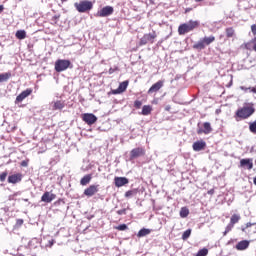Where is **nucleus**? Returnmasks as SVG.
<instances>
[{
  "mask_svg": "<svg viewBox=\"0 0 256 256\" xmlns=\"http://www.w3.org/2000/svg\"><path fill=\"white\" fill-rule=\"evenodd\" d=\"M235 35V30L233 28H227L226 29V36L227 37H233Z\"/></svg>",
  "mask_w": 256,
  "mask_h": 256,
  "instance_id": "obj_34",
  "label": "nucleus"
},
{
  "mask_svg": "<svg viewBox=\"0 0 256 256\" xmlns=\"http://www.w3.org/2000/svg\"><path fill=\"white\" fill-rule=\"evenodd\" d=\"M180 217L182 219H185L187 217H189V209L187 207H182L180 210Z\"/></svg>",
  "mask_w": 256,
  "mask_h": 256,
  "instance_id": "obj_27",
  "label": "nucleus"
},
{
  "mask_svg": "<svg viewBox=\"0 0 256 256\" xmlns=\"http://www.w3.org/2000/svg\"><path fill=\"white\" fill-rule=\"evenodd\" d=\"M252 226H253L252 223H250V222L246 223V229L249 228V227H252Z\"/></svg>",
  "mask_w": 256,
  "mask_h": 256,
  "instance_id": "obj_46",
  "label": "nucleus"
},
{
  "mask_svg": "<svg viewBox=\"0 0 256 256\" xmlns=\"http://www.w3.org/2000/svg\"><path fill=\"white\" fill-rule=\"evenodd\" d=\"M127 87H129V80L121 82L117 89L112 90V94L120 95V93H125V91H127Z\"/></svg>",
  "mask_w": 256,
  "mask_h": 256,
  "instance_id": "obj_9",
  "label": "nucleus"
},
{
  "mask_svg": "<svg viewBox=\"0 0 256 256\" xmlns=\"http://www.w3.org/2000/svg\"><path fill=\"white\" fill-rule=\"evenodd\" d=\"M205 147H207V143H205V141H196L192 145L193 151H196V152L203 151Z\"/></svg>",
  "mask_w": 256,
  "mask_h": 256,
  "instance_id": "obj_16",
  "label": "nucleus"
},
{
  "mask_svg": "<svg viewBox=\"0 0 256 256\" xmlns=\"http://www.w3.org/2000/svg\"><path fill=\"white\" fill-rule=\"evenodd\" d=\"M71 67V61L65 59H58L55 62V71L57 73H62V71H67Z\"/></svg>",
  "mask_w": 256,
  "mask_h": 256,
  "instance_id": "obj_4",
  "label": "nucleus"
},
{
  "mask_svg": "<svg viewBox=\"0 0 256 256\" xmlns=\"http://www.w3.org/2000/svg\"><path fill=\"white\" fill-rule=\"evenodd\" d=\"M145 155V149L138 147L134 148L130 151L129 161H134V159H139V157H143Z\"/></svg>",
  "mask_w": 256,
  "mask_h": 256,
  "instance_id": "obj_5",
  "label": "nucleus"
},
{
  "mask_svg": "<svg viewBox=\"0 0 256 256\" xmlns=\"http://www.w3.org/2000/svg\"><path fill=\"white\" fill-rule=\"evenodd\" d=\"M163 85H165V81L159 80L149 88L148 93H157V91H159L163 87Z\"/></svg>",
  "mask_w": 256,
  "mask_h": 256,
  "instance_id": "obj_14",
  "label": "nucleus"
},
{
  "mask_svg": "<svg viewBox=\"0 0 256 256\" xmlns=\"http://www.w3.org/2000/svg\"><path fill=\"white\" fill-rule=\"evenodd\" d=\"M204 130L202 131L205 135H209V133H211V131H213V128H211V123L209 122H205L203 124Z\"/></svg>",
  "mask_w": 256,
  "mask_h": 256,
  "instance_id": "obj_23",
  "label": "nucleus"
},
{
  "mask_svg": "<svg viewBox=\"0 0 256 256\" xmlns=\"http://www.w3.org/2000/svg\"><path fill=\"white\" fill-rule=\"evenodd\" d=\"M152 110H153V109L151 108L150 105H144V106L142 107L141 115H144V116L150 115Z\"/></svg>",
  "mask_w": 256,
  "mask_h": 256,
  "instance_id": "obj_25",
  "label": "nucleus"
},
{
  "mask_svg": "<svg viewBox=\"0 0 256 256\" xmlns=\"http://www.w3.org/2000/svg\"><path fill=\"white\" fill-rule=\"evenodd\" d=\"M22 201H25L27 203L29 201V199H22Z\"/></svg>",
  "mask_w": 256,
  "mask_h": 256,
  "instance_id": "obj_50",
  "label": "nucleus"
},
{
  "mask_svg": "<svg viewBox=\"0 0 256 256\" xmlns=\"http://www.w3.org/2000/svg\"><path fill=\"white\" fill-rule=\"evenodd\" d=\"M200 22L197 20H190L186 23L181 24L178 27V33L179 35H186V33H191V31H194V29H197L199 27Z\"/></svg>",
  "mask_w": 256,
  "mask_h": 256,
  "instance_id": "obj_1",
  "label": "nucleus"
},
{
  "mask_svg": "<svg viewBox=\"0 0 256 256\" xmlns=\"http://www.w3.org/2000/svg\"><path fill=\"white\" fill-rule=\"evenodd\" d=\"M196 3H201L203 0H194Z\"/></svg>",
  "mask_w": 256,
  "mask_h": 256,
  "instance_id": "obj_49",
  "label": "nucleus"
},
{
  "mask_svg": "<svg viewBox=\"0 0 256 256\" xmlns=\"http://www.w3.org/2000/svg\"><path fill=\"white\" fill-rule=\"evenodd\" d=\"M23 175L21 173H16L8 176V183L15 185L16 183H21Z\"/></svg>",
  "mask_w": 256,
  "mask_h": 256,
  "instance_id": "obj_13",
  "label": "nucleus"
},
{
  "mask_svg": "<svg viewBox=\"0 0 256 256\" xmlns=\"http://www.w3.org/2000/svg\"><path fill=\"white\" fill-rule=\"evenodd\" d=\"M240 167L251 171L253 169V158H243L240 160Z\"/></svg>",
  "mask_w": 256,
  "mask_h": 256,
  "instance_id": "obj_12",
  "label": "nucleus"
},
{
  "mask_svg": "<svg viewBox=\"0 0 256 256\" xmlns=\"http://www.w3.org/2000/svg\"><path fill=\"white\" fill-rule=\"evenodd\" d=\"M28 165H29V161L27 160H24L21 162V167H28Z\"/></svg>",
  "mask_w": 256,
  "mask_h": 256,
  "instance_id": "obj_43",
  "label": "nucleus"
},
{
  "mask_svg": "<svg viewBox=\"0 0 256 256\" xmlns=\"http://www.w3.org/2000/svg\"><path fill=\"white\" fill-rule=\"evenodd\" d=\"M235 225L231 224V222L227 225L225 231H224V235H227V233H229V231H231L233 229Z\"/></svg>",
  "mask_w": 256,
  "mask_h": 256,
  "instance_id": "obj_36",
  "label": "nucleus"
},
{
  "mask_svg": "<svg viewBox=\"0 0 256 256\" xmlns=\"http://www.w3.org/2000/svg\"><path fill=\"white\" fill-rule=\"evenodd\" d=\"M253 183H254V185H256V176L253 179Z\"/></svg>",
  "mask_w": 256,
  "mask_h": 256,
  "instance_id": "obj_48",
  "label": "nucleus"
},
{
  "mask_svg": "<svg viewBox=\"0 0 256 256\" xmlns=\"http://www.w3.org/2000/svg\"><path fill=\"white\" fill-rule=\"evenodd\" d=\"M112 73H115V69L110 68V69H109V74L112 75Z\"/></svg>",
  "mask_w": 256,
  "mask_h": 256,
  "instance_id": "obj_45",
  "label": "nucleus"
},
{
  "mask_svg": "<svg viewBox=\"0 0 256 256\" xmlns=\"http://www.w3.org/2000/svg\"><path fill=\"white\" fill-rule=\"evenodd\" d=\"M156 37L157 34L155 32L144 34V36L140 39V45H147V43H153Z\"/></svg>",
  "mask_w": 256,
  "mask_h": 256,
  "instance_id": "obj_10",
  "label": "nucleus"
},
{
  "mask_svg": "<svg viewBox=\"0 0 256 256\" xmlns=\"http://www.w3.org/2000/svg\"><path fill=\"white\" fill-rule=\"evenodd\" d=\"M62 1V3H65L66 1H68V0H61Z\"/></svg>",
  "mask_w": 256,
  "mask_h": 256,
  "instance_id": "obj_51",
  "label": "nucleus"
},
{
  "mask_svg": "<svg viewBox=\"0 0 256 256\" xmlns=\"http://www.w3.org/2000/svg\"><path fill=\"white\" fill-rule=\"evenodd\" d=\"M125 197L129 198V197H133V190H129L125 193Z\"/></svg>",
  "mask_w": 256,
  "mask_h": 256,
  "instance_id": "obj_40",
  "label": "nucleus"
},
{
  "mask_svg": "<svg viewBox=\"0 0 256 256\" xmlns=\"http://www.w3.org/2000/svg\"><path fill=\"white\" fill-rule=\"evenodd\" d=\"M7 175H8L7 172H2L0 174V181H1V183H4V181L7 179Z\"/></svg>",
  "mask_w": 256,
  "mask_h": 256,
  "instance_id": "obj_37",
  "label": "nucleus"
},
{
  "mask_svg": "<svg viewBox=\"0 0 256 256\" xmlns=\"http://www.w3.org/2000/svg\"><path fill=\"white\" fill-rule=\"evenodd\" d=\"M249 131L250 133H254V135H256V120L249 123Z\"/></svg>",
  "mask_w": 256,
  "mask_h": 256,
  "instance_id": "obj_32",
  "label": "nucleus"
},
{
  "mask_svg": "<svg viewBox=\"0 0 256 256\" xmlns=\"http://www.w3.org/2000/svg\"><path fill=\"white\" fill-rule=\"evenodd\" d=\"M27 37V32H25V30H18L16 32V38L17 39H20V40H23Z\"/></svg>",
  "mask_w": 256,
  "mask_h": 256,
  "instance_id": "obj_28",
  "label": "nucleus"
},
{
  "mask_svg": "<svg viewBox=\"0 0 256 256\" xmlns=\"http://www.w3.org/2000/svg\"><path fill=\"white\" fill-rule=\"evenodd\" d=\"M21 225H23V219H18L16 221V227H21Z\"/></svg>",
  "mask_w": 256,
  "mask_h": 256,
  "instance_id": "obj_41",
  "label": "nucleus"
},
{
  "mask_svg": "<svg viewBox=\"0 0 256 256\" xmlns=\"http://www.w3.org/2000/svg\"><path fill=\"white\" fill-rule=\"evenodd\" d=\"M141 105H143V102H141L140 100H136V101L134 102V107H135L136 109H141Z\"/></svg>",
  "mask_w": 256,
  "mask_h": 256,
  "instance_id": "obj_38",
  "label": "nucleus"
},
{
  "mask_svg": "<svg viewBox=\"0 0 256 256\" xmlns=\"http://www.w3.org/2000/svg\"><path fill=\"white\" fill-rule=\"evenodd\" d=\"M55 197H57L55 194H51V192H45L41 197V201L43 203H51V201H54Z\"/></svg>",
  "mask_w": 256,
  "mask_h": 256,
  "instance_id": "obj_17",
  "label": "nucleus"
},
{
  "mask_svg": "<svg viewBox=\"0 0 256 256\" xmlns=\"http://www.w3.org/2000/svg\"><path fill=\"white\" fill-rule=\"evenodd\" d=\"M147 235H151V229L142 228L139 230L137 237H147Z\"/></svg>",
  "mask_w": 256,
  "mask_h": 256,
  "instance_id": "obj_22",
  "label": "nucleus"
},
{
  "mask_svg": "<svg viewBox=\"0 0 256 256\" xmlns=\"http://www.w3.org/2000/svg\"><path fill=\"white\" fill-rule=\"evenodd\" d=\"M242 231H245V228H242Z\"/></svg>",
  "mask_w": 256,
  "mask_h": 256,
  "instance_id": "obj_52",
  "label": "nucleus"
},
{
  "mask_svg": "<svg viewBox=\"0 0 256 256\" xmlns=\"http://www.w3.org/2000/svg\"><path fill=\"white\" fill-rule=\"evenodd\" d=\"M249 241L242 240L236 244L237 251H245V249H249Z\"/></svg>",
  "mask_w": 256,
  "mask_h": 256,
  "instance_id": "obj_18",
  "label": "nucleus"
},
{
  "mask_svg": "<svg viewBox=\"0 0 256 256\" xmlns=\"http://www.w3.org/2000/svg\"><path fill=\"white\" fill-rule=\"evenodd\" d=\"M82 120L87 125H95V123H97V116L93 113H85L82 115Z\"/></svg>",
  "mask_w": 256,
  "mask_h": 256,
  "instance_id": "obj_7",
  "label": "nucleus"
},
{
  "mask_svg": "<svg viewBox=\"0 0 256 256\" xmlns=\"http://www.w3.org/2000/svg\"><path fill=\"white\" fill-rule=\"evenodd\" d=\"M198 133H201V130H199Z\"/></svg>",
  "mask_w": 256,
  "mask_h": 256,
  "instance_id": "obj_53",
  "label": "nucleus"
},
{
  "mask_svg": "<svg viewBox=\"0 0 256 256\" xmlns=\"http://www.w3.org/2000/svg\"><path fill=\"white\" fill-rule=\"evenodd\" d=\"M205 42L203 41V39H200L198 42H196L193 45V49H197L198 51H203V49H205Z\"/></svg>",
  "mask_w": 256,
  "mask_h": 256,
  "instance_id": "obj_21",
  "label": "nucleus"
},
{
  "mask_svg": "<svg viewBox=\"0 0 256 256\" xmlns=\"http://www.w3.org/2000/svg\"><path fill=\"white\" fill-rule=\"evenodd\" d=\"M215 194V190L214 189H210L209 191H208V195H214Z\"/></svg>",
  "mask_w": 256,
  "mask_h": 256,
  "instance_id": "obj_44",
  "label": "nucleus"
},
{
  "mask_svg": "<svg viewBox=\"0 0 256 256\" xmlns=\"http://www.w3.org/2000/svg\"><path fill=\"white\" fill-rule=\"evenodd\" d=\"M91 179H93L91 174L85 175L84 177L81 178L80 185L82 186L89 185V183H91Z\"/></svg>",
  "mask_w": 256,
  "mask_h": 256,
  "instance_id": "obj_20",
  "label": "nucleus"
},
{
  "mask_svg": "<svg viewBox=\"0 0 256 256\" xmlns=\"http://www.w3.org/2000/svg\"><path fill=\"white\" fill-rule=\"evenodd\" d=\"M33 93V90L31 88H28L24 91H22L15 100V105L21 103L22 101H25V99H27V97H29V95H31Z\"/></svg>",
  "mask_w": 256,
  "mask_h": 256,
  "instance_id": "obj_8",
  "label": "nucleus"
},
{
  "mask_svg": "<svg viewBox=\"0 0 256 256\" xmlns=\"http://www.w3.org/2000/svg\"><path fill=\"white\" fill-rule=\"evenodd\" d=\"M189 237H191V229H187L182 234L183 241H187V239H189Z\"/></svg>",
  "mask_w": 256,
  "mask_h": 256,
  "instance_id": "obj_33",
  "label": "nucleus"
},
{
  "mask_svg": "<svg viewBox=\"0 0 256 256\" xmlns=\"http://www.w3.org/2000/svg\"><path fill=\"white\" fill-rule=\"evenodd\" d=\"M241 91H244V93L250 92V93H256V88L255 87H245V86H240Z\"/></svg>",
  "mask_w": 256,
  "mask_h": 256,
  "instance_id": "obj_30",
  "label": "nucleus"
},
{
  "mask_svg": "<svg viewBox=\"0 0 256 256\" xmlns=\"http://www.w3.org/2000/svg\"><path fill=\"white\" fill-rule=\"evenodd\" d=\"M118 231H127V224H120L116 227Z\"/></svg>",
  "mask_w": 256,
  "mask_h": 256,
  "instance_id": "obj_35",
  "label": "nucleus"
},
{
  "mask_svg": "<svg viewBox=\"0 0 256 256\" xmlns=\"http://www.w3.org/2000/svg\"><path fill=\"white\" fill-rule=\"evenodd\" d=\"M3 9H5V7H3V5H0V13H3Z\"/></svg>",
  "mask_w": 256,
  "mask_h": 256,
  "instance_id": "obj_47",
  "label": "nucleus"
},
{
  "mask_svg": "<svg viewBox=\"0 0 256 256\" xmlns=\"http://www.w3.org/2000/svg\"><path fill=\"white\" fill-rule=\"evenodd\" d=\"M253 113H255L253 106H244L236 111V117H239V119H249Z\"/></svg>",
  "mask_w": 256,
  "mask_h": 256,
  "instance_id": "obj_3",
  "label": "nucleus"
},
{
  "mask_svg": "<svg viewBox=\"0 0 256 256\" xmlns=\"http://www.w3.org/2000/svg\"><path fill=\"white\" fill-rule=\"evenodd\" d=\"M74 7L78 13H87V11L93 9V2L89 0H81L80 2L74 3Z\"/></svg>",
  "mask_w": 256,
  "mask_h": 256,
  "instance_id": "obj_2",
  "label": "nucleus"
},
{
  "mask_svg": "<svg viewBox=\"0 0 256 256\" xmlns=\"http://www.w3.org/2000/svg\"><path fill=\"white\" fill-rule=\"evenodd\" d=\"M9 79H11V72H6V73L0 74V83L9 81Z\"/></svg>",
  "mask_w": 256,
  "mask_h": 256,
  "instance_id": "obj_24",
  "label": "nucleus"
},
{
  "mask_svg": "<svg viewBox=\"0 0 256 256\" xmlns=\"http://www.w3.org/2000/svg\"><path fill=\"white\" fill-rule=\"evenodd\" d=\"M251 31H252L253 35H255V37H256V24H253L251 26Z\"/></svg>",
  "mask_w": 256,
  "mask_h": 256,
  "instance_id": "obj_42",
  "label": "nucleus"
},
{
  "mask_svg": "<svg viewBox=\"0 0 256 256\" xmlns=\"http://www.w3.org/2000/svg\"><path fill=\"white\" fill-rule=\"evenodd\" d=\"M202 40L204 41V45L207 47V45H211V43L215 41V36H205Z\"/></svg>",
  "mask_w": 256,
  "mask_h": 256,
  "instance_id": "obj_26",
  "label": "nucleus"
},
{
  "mask_svg": "<svg viewBox=\"0 0 256 256\" xmlns=\"http://www.w3.org/2000/svg\"><path fill=\"white\" fill-rule=\"evenodd\" d=\"M64 107H65V102L61 100L54 102L52 105L53 111H61V109H63Z\"/></svg>",
  "mask_w": 256,
  "mask_h": 256,
  "instance_id": "obj_19",
  "label": "nucleus"
},
{
  "mask_svg": "<svg viewBox=\"0 0 256 256\" xmlns=\"http://www.w3.org/2000/svg\"><path fill=\"white\" fill-rule=\"evenodd\" d=\"M115 9L113 8V6H105L102 9H100L96 16L97 17H110V15L112 13H114Z\"/></svg>",
  "mask_w": 256,
  "mask_h": 256,
  "instance_id": "obj_6",
  "label": "nucleus"
},
{
  "mask_svg": "<svg viewBox=\"0 0 256 256\" xmlns=\"http://www.w3.org/2000/svg\"><path fill=\"white\" fill-rule=\"evenodd\" d=\"M240 220H241V216L239 214H234L230 218V223L235 225L236 223H239Z\"/></svg>",
  "mask_w": 256,
  "mask_h": 256,
  "instance_id": "obj_29",
  "label": "nucleus"
},
{
  "mask_svg": "<svg viewBox=\"0 0 256 256\" xmlns=\"http://www.w3.org/2000/svg\"><path fill=\"white\" fill-rule=\"evenodd\" d=\"M96 193H99V184H92L84 190V195L86 197H93Z\"/></svg>",
  "mask_w": 256,
  "mask_h": 256,
  "instance_id": "obj_11",
  "label": "nucleus"
},
{
  "mask_svg": "<svg viewBox=\"0 0 256 256\" xmlns=\"http://www.w3.org/2000/svg\"><path fill=\"white\" fill-rule=\"evenodd\" d=\"M209 255V249L202 248L200 249L195 256H207Z\"/></svg>",
  "mask_w": 256,
  "mask_h": 256,
  "instance_id": "obj_31",
  "label": "nucleus"
},
{
  "mask_svg": "<svg viewBox=\"0 0 256 256\" xmlns=\"http://www.w3.org/2000/svg\"><path fill=\"white\" fill-rule=\"evenodd\" d=\"M129 179L127 177H115L114 185L115 187H124V185H128Z\"/></svg>",
  "mask_w": 256,
  "mask_h": 256,
  "instance_id": "obj_15",
  "label": "nucleus"
},
{
  "mask_svg": "<svg viewBox=\"0 0 256 256\" xmlns=\"http://www.w3.org/2000/svg\"><path fill=\"white\" fill-rule=\"evenodd\" d=\"M117 215H127V209H121L117 211Z\"/></svg>",
  "mask_w": 256,
  "mask_h": 256,
  "instance_id": "obj_39",
  "label": "nucleus"
}]
</instances>
